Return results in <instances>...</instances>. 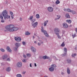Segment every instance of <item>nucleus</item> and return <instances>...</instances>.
<instances>
[{
    "instance_id": "obj_1",
    "label": "nucleus",
    "mask_w": 77,
    "mask_h": 77,
    "mask_svg": "<svg viewBox=\"0 0 77 77\" xmlns=\"http://www.w3.org/2000/svg\"><path fill=\"white\" fill-rule=\"evenodd\" d=\"M2 15L3 17H4L5 20H8L11 18V16L8 15V11L6 10H5L2 12Z\"/></svg>"
},
{
    "instance_id": "obj_2",
    "label": "nucleus",
    "mask_w": 77,
    "mask_h": 77,
    "mask_svg": "<svg viewBox=\"0 0 77 77\" xmlns=\"http://www.w3.org/2000/svg\"><path fill=\"white\" fill-rule=\"evenodd\" d=\"M51 67L49 68V69L51 72H53L54 70V68L56 67V65L55 64H52L51 65Z\"/></svg>"
},
{
    "instance_id": "obj_3",
    "label": "nucleus",
    "mask_w": 77,
    "mask_h": 77,
    "mask_svg": "<svg viewBox=\"0 0 77 77\" xmlns=\"http://www.w3.org/2000/svg\"><path fill=\"white\" fill-rule=\"evenodd\" d=\"M54 31L56 35H58L60 33V29L57 28H56L54 29Z\"/></svg>"
},
{
    "instance_id": "obj_4",
    "label": "nucleus",
    "mask_w": 77,
    "mask_h": 77,
    "mask_svg": "<svg viewBox=\"0 0 77 77\" xmlns=\"http://www.w3.org/2000/svg\"><path fill=\"white\" fill-rule=\"evenodd\" d=\"M18 30V28H10L8 29L9 32H14V31H16Z\"/></svg>"
},
{
    "instance_id": "obj_5",
    "label": "nucleus",
    "mask_w": 77,
    "mask_h": 77,
    "mask_svg": "<svg viewBox=\"0 0 77 77\" xmlns=\"http://www.w3.org/2000/svg\"><path fill=\"white\" fill-rule=\"evenodd\" d=\"M14 39L15 41L17 42H20V41H21V38L20 37H15Z\"/></svg>"
},
{
    "instance_id": "obj_6",
    "label": "nucleus",
    "mask_w": 77,
    "mask_h": 77,
    "mask_svg": "<svg viewBox=\"0 0 77 77\" xmlns=\"http://www.w3.org/2000/svg\"><path fill=\"white\" fill-rule=\"evenodd\" d=\"M64 51V54H62V56H65L66 54V53H67V49L66 48H64L63 49Z\"/></svg>"
},
{
    "instance_id": "obj_7",
    "label": "nucleus",
    "mask_w": 77,
    "mask_h": 77,
    "mask_svg": "<svg viewBox=\"0 0 77 77\" xmlns=\"http://www.w3.org/2000/svg\"><path fill=\"white\" fill-rule=\"evenodd\" d=\"M16 66L18 68H21L22 66V63L21 62H19L17 64Z\"/></svg>"
},
{
    "instance_id": "obj_8",
    "label": "nucleus",
    "mask_w": 77,
    "mask_h": 77,
    "mask_svg": "<svg viewBox=\"0 0 77 77\" xmlns=\"http://www.w3.org/2000/svg\"><path fill=\"white\" fill-rule=\"evenodd\" d=\"M32 26H33V27L35 28V27H36L38 26V22H36L35 23H32Z\"/></svg>"
},
{
    "instance_id": "obj_9",
    "label": "nucleus",
    "mask_w": 77,
    "mask_h": 77,
    "mask_svg": "<svg viewBox=\"0 0 77 77\" xmlns=\"http://www.w3.org/2000/svg\"><path fill=\"white\" fill-rule=\"evenodd\" d=\"M31 50L33 53H35L36 52V48L33 47V46H31Z\"/></svg>"
},
{
    "instance_id": "obj_10",
    "label": "nucleus",
    "mask_w": 77,
    "mask_h": 77,
    "mask_svg": "<svg viewBox=\"0 0 77 77\" xmlns=\"http://www.w3.org/2000/svg\"><path fill=\"white\" fill-rule=\"evenodd\" d=\"M63 25L64 28H65L66 29L67 28H68V25L66 23H63Z\"/></svg>"
},
{
    "instance_id": "obj_11",
    "label": "nucleus",
    "mask_w": 77,
    "mask_h": 77,
    "mask_svg": "<svg viewBox=\"0 0 77 77\" xmlns=\"http://www.w3.org/2000/svg\"><path fill=\"white\" fill-rule=\"evenodd\" d=\"M0 18L1 19V23H5V21L3 19V17L2 16V15H0Z\"/></svg>"
},
{
    "instance_id": "obj_12",
    "label": "nucleus",
    "mask_w": 77,
    "mask_h": 77,
    "mask_svg": "<svg viewBox=\"0 0 77 77\" xmlns=\"http://www.w3.org/2000/svg\"><path fill=\"white\" fill-rule=\"evenodd\" d=\"M43 33H44V35L46 37H48L49 36L48 34L47 33V32L46 31L44 30Z\"/></svg>"
},
{
    "instance_id": "obj_13",
    "label": "nucleus",
    "mask_w": 77,
    "mask_h": 77,
    "mask_svg": "<svg viewBox=\"0 0 77 77\" xmlns=\"http://www.w3.org/2000/svg\"><path fill=\"white\" fill-rule=\"evenodd\" d=\"M48 9L49 12H53V9L51 7H48Z\"/></svg>"
},
{
    "instance_id": "obj_14",
    "label": "nucleus",
    "mask_w": 77,
    "mask_h": 77,
    "mask_svg": "<svg viewBox=\"0 0 77 77\" xmlns=\"http://www.w3.org/2000/svg\"><path fill=\"white\" fill-rule=\"evenodd\" d=\"M5 29L6 30H7V31H9V29H10V25H9L6 26H5Z\"/></svg>"
},
{
    "instance_id": "obj_15",
    "label": "nucleus",
    "mask_w": 77,
    "mask_h": 77,
    "mask_svg": "<svg viewBox=\"0 0 77 77\" xmlns=\"http://www.w3.org/2000/svg\"><path fill=\"white\" fill-rule=\"evenodd\" d=\"M7 51L9 52H11L12 50L10 48L9 46H7L6 48Z\"/></svg>"
},
{
    "instance_id": "obj_16",
    "label": "nucleus",
    "mask_w": 77,
    "mask_h": 77,
    "mask_svg": "<svg viewBox=\"0 0 77 77\" xmlns=\"http://www.w3.org/2000/svg\"><path fill=\"white\" fill-rule=\"evenodd\" d=\"M8 58V55H5L2 56V59H6Z\"/></svg>"
},
{
    "instance_id": "obj_17",
    "label": "nucleus",
    "mask_w": 77,
    "mask_h": 77,
    "mask_svg": "<svg viewBox=\"0 0 77 77\" xmlns=\"http://www.w3.org/2000/svg\"><path fill=\"white\" fill-rule=\"evenodd\" d=\"M10 28H18V27H15V26L13 24L10 25Z\"/></svg>"
},
{
    "instance_id": "obj_18",
    "label": "nucleus",
    "mask_w": 77,
    "mask_h": 77,
    "mask_svg": "<svg viewBox=\"0 0 77 77\" xmlns=\"http://www.w3.org/2000/svg\"><path fill=\"white\" fill-rule=\"evenodd\" d=\"M10 13L11 14V17L12 19H14V15L13 14V12H12V11H10Z\"/></svg>"
},
{
    "instance_id": "obj_19",
    "label": "nucleus",
    "mask_w": 77,
    "mask_h": 77,
    "mask_svg": "<svg viewBox=\"0 0 77 77\" xmlns=\"http://www.w3.org/2000/svg\"><path fill=\"white\" fill-rule=\"evenodd\" d=\"M15 45L17 47H20L21 45L20 43H16L15 44Z\"/></svg>"
},
{
    "instance_id": "obj_20",
    "label": "nucleus",
    "mask_w": 77,
    "mask_h": 77,
    "mask_svg": "<svg viewBox=\"0 0 77 77\" xmlns=\"http://www.w3.org/2000/svg\"><path fill=\"white\" fill-rule=\"evenodd\" d=\"M6 71H7V72L11 71V68L10 67H7L6 69Z\"/></svg>"
},
{
    "instance_id": "obj_21",
    "label": "nucleus",
    "mask_w": 77,
    "mask_h": 77,
    "mask_svg": "<svg viewBox=\"0 0 77 77\" xmlns=\"http://www.w3.org/2000/svg\"><path fill=\"white\" fill-rule=\"evenodd\" d=\"M33 16H30L29 18V19L31 21L33 20Z\"/></svg>"
},
{
    "instance_id": "obj_22",
    "label": "nucleus",
    "mask_w": 77,
    "mask_h": 77,
    "mask_svg": "<svg viewBox=\"0 0 77 77\" xmlns=\"http://www.w3.org/2000/svg\"><path fill=\"white\" fill-rule=\"evenodd\" d=\"M66 17L67 18H70V16L69 15V14L67 13L66 15Z\"/></svg>"
},
{
    "instance_id": "obj_23",
    "label": "nucleus",
    "mask_w": 77,
    "mask_h": 77,
    "mask_svg": "<svg viewBox=\"0 0 77 77\" xmlns=\"http://www.w3.org/2000/svg\"><path fill=\"white\" fill-rule=\"evenodd\" d=\"M42 58L44 59H49V57H48L47 56H43Z\"/></svg>"
},
{
    "instance_id": "obj_24",
    "label": "nucleus",
    "mask_w": 77,
    "mask_h": 77,
    "mask_svg": "<svg viewBox=\"0 0 77 77\" xmlns=\"http://www.w3.org/2000/svg\"><path fill=\"white\" fill-rule=\"evenodd\" d=\"M67 73L68 74H69L70 73V70H69V68H67Z\"/></svg>"
},
{
    "instance_id": "obj_25",
    "label": "nucleus",
    "mask_w": 77,
    "mask_h": 77,
    "mask_svg": "<svg viewBox=\"0 0 77 77\" xmlns=\"http://www.w3.org/2000/svg\"><path fill=\"white\" fill-rule=\"evenodd\" d=\"M48 22V20L45 21L44 23V26H46V25L47 24Z\"/></svg>"
},
{
    "instance_id": "obj_26",
    "label": "nucleus",
    "mask_w": 77,
    "mask_h": 77,
    "mask_svg": "<svg viewBox=\"0 0 77 77\" xmlns=\"http://www.w3.org/2000/svg\"><path fill=\"white\" fill-rule=\"evenodd\" d=\"M66 21L69 24H71V23L72 21L71 20H67Z\"/></svg>"
},
{
    "instance_id": "obj_27",
    "label": "nucleus",
    "mask_w": 77,
    "mask_h": 77,
    "mask_svg": "<svg viewBox=\"0 0 77 77\" xmlns=\"http://www.w3.org/2000/svg\"><path fill=\"white\" fill-rule=\"evenodd\" d=\"M67 60V63H70L71 62V60L70 59H68Z\"/></svg>"
},
{
    "instance_id": "obj_28",
    "label": "nucleus",
    "mask_w": 77,
    "mask_h": 77,
    "mask_svg": "<svg viewBox=\"0 0 77 77\" xmlns=\"http://www.w3.org/2000/svg\"><path fill=\"white\" fill-rule=\"evenodd\" d=\"M25 35H30V33L28 31H27L26 32Z\"/></svg>"
},
{
    "instance_id": "obj_29",
    "label": "nucleus",
    "mask_w": 77,
    "mask_h": 77,
    "mask_svg": "<svg viewBox=\"0 0 77 77\" xmlns=\"http://www.w3.org/2000/svg\"><path fill=\"white\" fill-rule=\"evenodd\" d=\"M59 34V33H58V34L56 35H57V38H58V39H60V38H61V37H60V36Z\"/></svg>"
},
{
    "instance_id": "obj_30",
    "label": "nucleus",
    "mask_w": 77,
    "mask_h": 77,
    "mask_svg": "<svg viewBox=\"0 0 77 77\" xmlns=\"http://www.w3.org/2000/svg\"><path fill=\"white\" fill-rule=\"evenodd\" d=\"M35 17H36L37 18V19H38V18H40V17H39V15L38 14H37L36 16H35Z\"/></svg>"
},
{
    "instance_id": "obj_31",
    "label": "nucleus",
    "mask_w": 77,
    "mask_h": 77,
    "mask_svg": "<svg viewBox=\"0 0 77 77\" xmlns=\"http://www.w3.org/2000/svg\"><path fill=\"white\" fill-rule=\"evenodd\" d=\"M59 3H60V2L59 0H57L56 2V5H58V4H59Z\"/></svg>"
},
{
    "instance_id": "obj_32",
    "label": "nucleus",
    "mask_w": 77,
    "mask_h": 77,
    "mask_svg": "<svg viewBox=\"0 0 77 77\" xmlns=\"http://www.w3.org/2000/svg\"><path fill=\"white\" fill-rule=\"evenodd\" d=\"M16 76L17 77H22V75L21 74H17Z\"/></svg>"
},
{
    "instance_id": "obj_33",
    "label": "nucleus",
    "mask_w": 77,
    "mask_h": 77,
    "mask_svg": "<svg viewBox=\"0 0 77 77\" xmlns=\"http://www.w3.org/2000/svg\"><path fill=\"white\" fill-rule=\"evenodd\" d=\"M67 11L69 12H71V11L69 8L67 9Z\"/></svg>"
},
{
    "instance_id": "obj_34",
    "label": "nucleus",
    "mask_w": 77,
    "mask_h": 77,
    "mask_svg": "<svg viewBox=\"0 0 77 77\" xmlns=\"http://www.w3.org/2000/svg\"><path fill=\"white\" fill-rule=\"evenodd\" d=\"M65 45L64 43V42H63L61 44V47H65Z\"/></svg>"
},
{
    "instance_id": "obj_35",
    "label": "nucleus",
    "mask_w": 77,
    "mask_h": 77,
    "mask_svg": "<svg viewBox=\"0 0 77 77\" xmlns=\"http://www.w3.org/2000/svg\"><path fill=\"white\" fill-rule=\"evenodd\" d=\"M0 50L1 51H2V52H5V49L2 48H1Z\"/></svg>"
},
{
    "instance_id": "obj_36",
    "label": "nucleus",
    "mask_w": 77,
    "mask_h": 77,
    "mask_svg": "<svg viewBox=\"0 0 77 77\" xmlns=\"http://www.w3.org/2000/svg\"><path fill=\"white\" fill-rule=\"evenodd\" d=\"M22 62H24V63H26V62H27V60L26 59H23L22 60Z\"/></svg>"
},
{
    "instance_id": "obj_37",
    "label": "nucleus",
    "mask_w": 77,
    "mask_h": 77,
    "mask_svg": "<svg viewBox=\"0 0 77 77\" xmlns=\"http://www.w3.org/2000/svg\"><path fill=\"white\" fill-rule=\"evenodd\" d=\"M41 29H41L42 32L43 33L44 32V27L42 26L41 28Z\"/></svg>"
},
{
    "instance_id": "obj_38",
    "label": "nucleus",
    "mask_w": 77,
    "mask_h": 77,
    "mask_svg": "<svg viewBox=\"0 0 77 77\" xmlns=\"http://www.w3.org/2000/svg\"><path fill=\"white\" fill-rule=\"evenodd\" d=\"M36 21V19H34L31 20V22H32V23H34V22Z\"/></svg>"
},
{
    "instance_id": "obj_39",
    "label": "nucleus",
    "mask_w": 77,
    "mask_h": 77,
    "mask_svg": "<svg viewBox=\"0 0 77 77\" xmlns=\"http://www.w3.org/2000/svg\"><path fill=\"white\" fill-rule=\"evenodd\" d=\"M26 55L27 56V57H30L31 56V55L29 54H26Z\"/></svg>"
},
{
    "instance_id": "obj_40",
    "label": "nucleus",
    "mask_w": 77,
    "mask_h": 77,
    "mask_svg": "<svg viewBox=\"0 0 77 77\" xmlns=\"http://www.w3.org/2000/svg\"><path fill=\"white\" fill-rule=\"evenodd\" d=\"M72 13V14H76V12L74 11H71Z\"/></svg>"
},
{
    "instance_id": "obj_41",
    "label": "nucleus",
    "mask_w": 77,
    "mask_h": 77,
    "mask_svg": "<svg viewBox=\"0 0 77 77\" xmlns=\"http://www.w3.org/2000/svg\"><path fill=\"white\" fill-rule=\"evenodd\" d=\"M76 34H75L74 35H72V37L73 38H74L75 36H76Z\"/></svg>"
},
{
    "instance_id": "obj_42",
    "label": "nucleus",
    "mask_w": 77,
    "mask_h": 77,
    "mask_svg": "<svg viewBox=\"0 0 77 77\" xmlns=\"http://www.w3.org/2000/svg\"><path fill=\"white\" fill-rule=\"evenodd\" d=\"M72 57H75L76 56V54H73L72 55Z\"/></svg>"
},
{
    "instance_id": "obj_43",
    "label": "nucleus",
    "mask_w": 77,
    "mask_h": 77,
    "mask_svg": "<svg viewBox=\"0 0 77 77\" xmlns=\"http://www.w3.org/2000/svg\"><path fill=\"white\" fill-rule=\"evenodd\" d=\"M17 48H18V47H14V50L15 51H17Z\"/></svg>"
},
{
    "instance_id": "obj_44",
    "label": "nucleus",
    "mask_w": 77,
    "mask_h": 77,
    "mask_svg": "<svg viewBox=\"0 0 77 77\" xmlns=\"http://www.w3.org/2000/svg\"><path fill=\"white\" fill-rule=\"evenodd\" d=\"M57 17H58L57 19L59 20V18H60V16L57 15Z\"/></svg>"
},
{
    "instance_id": "obj_45",
    "label": "nucleus",
    "mask_w": 77,
    "mask_h": 77,
    "mask_svg": "<svg viewBox=\"0 0 77 77\" xmlns=\"http://www.w3.org/2000/svg\"><path fill=\"white\" fill-rule=\"evenodd\" d=\"M22 44L23 45H26V43L24 42H22Z\"/></svg>"
},
{
    "instance_id": "obj_46",
    "label": "nucleus",
    "mask_w": 77,
    "mask_h": 77,
    "mask_svg": "<svg viewBox=\"0 0 77 77\" xmlns=\"http://www.w3.org/2000/svg\"><path fill=\"white\" fill-rule=\"evenodd\" d=\"M7 61H10V58H8L7 59Z\"/></svg>"
},
{
    "instance_id": "obj_47",
    "label": "nucleus",
    "mask_w": 77,
    "mask_h": 77,
    "mask_svg": "<svg viewBox=\"0 0 77 77\" xmlns=\"http://www.w3.org/2000/svg\"><path fill=\"white\" fill-rule=\"evenodd\" d=\"M26 72H22V74H26Z\"/></svg>"
},
{
    "instance_id": "obj_48",
    "label": "nucleus",
    "mask_w": 77,
    "mask_h": 77,
    "mask_svg": "<svg viewBox=\"0 0 77 77\" xmlns=\"http://www.w3.org/2000/svg\"><path fill=\"white\" fill-rule=\"evenodd\" d=\"M20 21H21L22 20H23V19L21 17H20Z\"/></svg>"
},
{
    "instance_id": "obj_49",
    "label": "nucleus",
    "mask_w": 77,
    "mask_h": 77,
    "mask_svg": "<svg viewBox=\"0 0 77 77\" xmlns=\"http://www.w3.org/2000/svg\"><path fill=\"white\" fill-rule=\"evenodd\" d=\"M64 11H65L66 12V11H67V9H66V8H64Z\"/></svg>"
},
{
    "instance_id": "obj_50",
    "label": "nucleus",
    "mask_w": 77,
    "mask_h": 77,
    "mask_svg": "<svg viewBox=\"0 0 77 77\" xmlns=\"http://www.w3.org/2000/svg\"><path fill=\"white\" fill-rule=\"evenodd\" d=\"M38 45L39 46H40L41 45V44L40 43H38Z\"/></svg>"
},
{
    "instance_id": "obj_51",
    "label": "nucleus",
    "mask_w": 77,
    "mask_h": 77,
    "mask_svg": "<svg viewBox=\"0 0 77 77\" xmlns=\"http://www.w3.org/2000/svg\"><path fill=\"white\" fill-rule=\"evenodd\" d=\"M23 57H24V58H26V55H23Z\"/></svg>"
},
{
    "instance_id": "obj_52",
    "label": "nucleus",
    "mask_w": 77,
    "mask_h": 77,
    "mask_svg": "<svg viewBox=\"0 0 77 77\" xmlns=\"http://www.w3.org/2000/svg\"><path fill=\"white\" fill-rule=\"evenodd\" d=\"M76 47H75V50H77V45H76Z\"/></svg>"
},
{
    "instance_id": "obj_53",
    "label": "nucleus",
    "mask_w": 77,
    "mask_h": 77,
    "mask_svg": "<svg viewBox=\"0 0 77 77\" xmlns=\"http://www.w3.org/2000/svg\"><path fill=\"white\" fill-rule=\"evenodd\" d=\"M75 31H76V32H77V28H76L75 29Z\"/></svg>"
},
{
    "instance_id": "obj_54",
    "label": "nucleus",
    "mask_w": 77,
    "mask_h": 77,
    "mask_svg": "<svg viewBox=\"0 0 77 77\" xmlns=\"http://www.w3.org/2000/svg\"><path fill=\"white\" fill-rule=\"evenodd\" d=\"M34 65H35V66H36V63H34Z\"/></svg>"
},
{
    "instance_id": "obj_55",
    "label": "nucleus",
    "mask_w": 77,
    "mask_h": 77,
    "mask_svg": "<svg viewBox=\"0 0 77 77\" xmlns=\"http://www.w3.org/2000/svg\"><path fill=\"white\" fill-rule=\"evenodd\" d=\"M34 43L35 44H37V43L36 42V41H34Z\"/></svg>"
},
{
    "instance_id": "obj_56",
    "label": "nucleus",
    "mask_w": 77,
    "mask_h": 77,
    "mask_svg": "<svg viewBox=\"0 0 77 77\" xmlns=\"http://www.w3.org/2000/svg\"><path fill=\"white\" fill-rule=\"evenodd\" d=\"M32 64L31 63H30V67H32Z\"/></svg>"
},
{
    "instance_id": "obj_57",
    "label": "nucleus",
    "mask_w": 77,
    "mask_h": 77,
    "mask_svg": "<svg viewBox=\"0 0 77 77\" xmlns=\"http://www.w3.org/2000/svg\"><path fill=\"white\" fill-rule=\"evenodd\" d=\"M32 38H33V39H35V37H34V36H32Z\"/></svg>"
},
{
    "instance_id": "obj_58",
    "label": "nucleus",
    "mask_w": 77,
    "mask_h": 77,
    "mask_svg": "<svg viewBox=\"0 0 77 77\" xmlns=\"http://www.w3.org/2000/svg\"><path fill=\"white\" fill-rule=\"evenodd\" d=\"M54 59H56V57H54Z\"/></svg>"
},
{
    "instance_id": "obj_59",
    "label": "nucleus",
    "mask_w": 77,
    "mask_h": 77,
    "mask_svg": "<svg viewBox=\"0 0 77 77\" xmlns=\"http://www.w3.org/2000/svg\"><path fill=\"white\" fill-rule=\"evenodd\" d=\"M61 74H62V75H63V74H64V73L63 72H62V73H61Z\"/></svg>"
},
{
    "instance_id": "obj_60",
    "label": "nucleus",
    "mask_w": 77,
    "mask_h": 77,
    "mask_svg": "<svg viewBox=\"0 0 77 77\" xmlns=\"http://www.w3.org/2000/svg\"><path fill=\"white\" fill-rule=\"evenodd\" d=\"M41 43H42V44H43V42H41Z\"/></svg>"
}]
</instances>
